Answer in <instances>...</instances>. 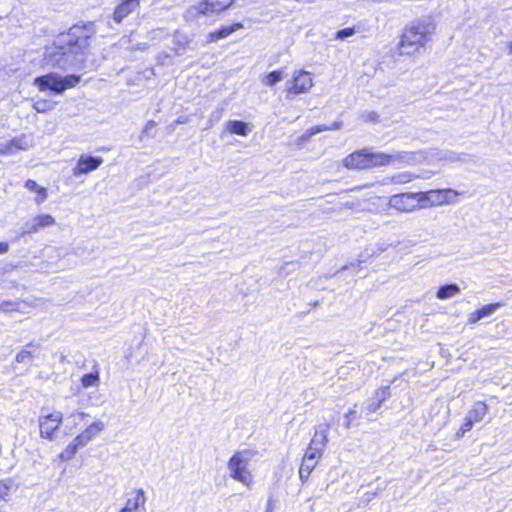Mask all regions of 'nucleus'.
I'll list each match as a JSON object with an SVG mask.
<instances>
[{
    "mask_svg": "<svg viewBox=\"0 0 512 512\" xmlns=\"http://www.w3.org/2000/svg\"><path fill=\"white\" fill-rule=\"evenodd\" d=\"M413 153L397 152L389 154L372 147H362L347 154L341 165L349 171H369L381 167H400L409 164Z\"/></svg>",
    "mask_w": 512,
    "mask_h": 512,
    "instance_id": "nucleus-1",
    "label": "nucleus"
},
{
    "mask_svg": "<svg viewBox=\"0 0 512 512\" xmlns=\"http://www.w3.org/2000/svg\"><path fill=\"white\" fill-rule=\"evenodd\" d=\"M435 32L431 21L416 20L405 25L400 33L397 53L400 56H414L425 49Z\"/></svg>",
    "mask_w": 512,
    "mask_h": 512,
    "instance_id": "nucleus-2",
    "label": "nucleus"
},
{
    "mask_svg": "<svg viewBox=\"0 0 512 512\" xmlns=\"http://www.w3.org/2000/svg\"><path fill=\"white\" fill-rule=\"evenodd\" d=\"M328 429L329 424H325L321 429H316L307 448L305 449L298 469L299 479L302 484L309 482L312 472L323 455V447L328 440Z\"/></svg>",
    "mask_w": 512,
    "mask_h": 512,
    "instance_id": "nucleus-3",
    "label": "nucleus"
},
{
    "mask_svg": "<svg viewBox=\"0 0 512 512\" xmlns=\"http://www.w3.org/2000/svg\"><path fill=\"white\" fill-rule=\"evenodd\" d=\"M81 81V77L75 74H69L64 77L57 73H47L38 76L34 80V84L39 91H51L55 94H61L67 89L74 88Z\"/></svg>",
    "mask_w": 512,
    "mask_h": 512,
    "instance_id": "nucleus-4",
    "label": "nucleus"
},
{
    "mask_svg": "<svg viewBox=\"0 0 512 512\" xmlns=\"http://www.w3.org/2000/svg\"><path fill=\"white\" fill-rule=\"evenodd\" d=\"M65 35L66 39L58 45L60 51L78 53L89 46L92 33L86 25H74Z\"/></svg>",
    "mask_w": 512,
    "mask_h": 512,
    "instance_id": "nucleus-5",
    "label": "nucleus"
},
{
    "mask_svg": "<svg viewBox=\"0 0 512 512\" xmlns=\"http://www.w3.org/2000/svg\"><path fill=\"white\" fill-rule=\"evenodd\" d=\"M227 466L230 472V477L241 483L247 488H250L254 483V476L249 469V459L244 456V452L236 451L229 458Z\"/></svg>",
    "mask_w": 512,
    "mask_h": 512,
    "instance_id": "nucleus-6",
    "label": "nucleus"
},
{
    "mask_svg": "<svg viewBox=\"0 0 512 512\" xmlns=\"http://www.w3.org/2000/svg\"><path fill=\"white\" fill-rule=\"evenodd\" d=\"M420 194L418 192H400L387 199V208L396 213H412L421 210Z\"/></svg>",
    "mask_w": 512,
    "mask_h": 512,
    "instance_id": "nucleus-7",
    "label": "nucleus"
},
{
    "mask_svg": "<svg viewBox=\"0 0 512 512\" xmlns=\"http://www.w3.org/2000/svg\"><path fill=\"white\" fill-rule=\"evenodd\" d=\"M422 209L447 205L454 202L459 193L451 188L419 191Z\"/></svg>",
    "mask_w": 512,
    "mask_h": 512,
    "instance_id": "nucleus-8",
    "label": "nucleus"
},
{
    "mask_svg": "<svg viewBox=\"0 0 512 512\" xmlns=\"http://www.w3.org/2000/svg\"><path fill=\"white\" fill-rule=\"evenodd\" d=\"M314 85L312 74L305 70H298L293 73L291 79L285 86L287 98L308 93Z\"/></svg>",
    "mask_w": 512,
    "mask_h": 512,
    "instance_id": "nucleus-9",
    "label": "nucleus"
},
{
    "mask_svg": "<svg viewBox=\"0 0 512 512\" xmlns=\"http://www.w3.org/2000/svg\"><path fill=\"white\" fill-rule=\"evenodd\" d=\"M62 423L63 414L60 411H50L40 415L38 418L40 437L54 440Z\"/></svg>",
    "mask_w": 512,
    "mask_h": 512,
    "instance_id": "nucleus-10",
    "label": "nucleus"
},
{
    "mask_svg": "<svg viewBox=\"0 0 512 512\" xmlns=\"http://www.w3.org/2000/svg\"><path fill=\"white\" fill-rule=\"evenodd\" d=\"M237 0H200L195 6L197 15H221L231 9Z\"/></svg>",
    "mask_w": 512,
    "mask_h": 512,
    "instance_id": "nucleus-11",
    "label": "nucleus"
},
{
    "mask_svg": "<svg viewBox=\"0 0 512 512\" xmlns=\"http://www.w3.org/2000/svg\"><path fill=\"white\" fill-rule=\"evenodd\" d=\"M243 22H233L229 25H221L219 28L210 31L206 36L208 43L217 42L218 40L225 39L233 33L244 29Z\"/></svg>",
    "mask_w": 512,
    "mask_h": 512,
    "instance_id": "nucleus-12",
    "label": "nucleus"
},
{
    "mask_svg": "<svg viewBox=\"0 0 512 512\" xmlns=\"http://www.w3.org/2000/svg\"><path fill=\"white\" fill-rule=\"evenodd\" d=\"M103 163L101 157H93L90 155H81L74 168V174H87L91 171L96 170Z\"/></svg>",
    "mask_w": 512,
    "mask_h": 512,
    "instance_id": "nucleus-13",
    "label": "nucleus"
},
{
    "mask_svg": "<svg viewBox=\"0 0 512 512\" xmlns=\"http://www.w3.org/2000/svg\"><path fill=\"white\" fill-rule=\"evenodd\" d=\"M140 6V0H121L113 11V20L121 23Z\"/></svg>",
    "mask_w": 512,
    "mask_h": 512,
    "instance_id": "nucleus-14",
    "label": "nucleus"
},
{
    "mask_svg": "<svg viewBox=\"0 0 512 512\" xmlns=\"http://www.w3.org/2000/svg\"><path fill=\"white\" fill-rule=\"evenodd\" d=\"M105 425L102 421L97 420L88 425L76 438L77 442L83 447L86 446L92 439H94L101 431H103Z\"/></svg>",
    "mask_w": 512,
    "mask_h": 512,
    "instance_id": "nucleus-15",
    "label": "nucleus"
},
{
    "mask_svg": "<svg viewBox=\"0 0 512 512\" xmlns=\"http://www.w3.org/2000/svg\"><path fill=\"white\" fill-rule=\"evenodd\" d=\"M105 425L102 421L97 420L88 425L76 438L77 442L83 447L86 446L92 439H94L101 431H103Z\"/></svg>",
    "mask_w": 512,
    "mask_h": 512,
    "instance_id": "nucleus-16",
    "label": "nucleus"
},
{
    "mask_svg": "<svg viewBox=\"0 0 512 512\" xmlns=\"http://www.w3.org/2000/svg\"><path fill=\"white\" fill-rule=\"evenodd\" d=\"M146 502V497L143 489L133 490L129 497L126 499L125 508L137 512L140 507H143Z\"/></svg>",
    "mask_w": 512,
    "mask_h": 512,
    "instance_id": "nucleus-17",
    "label": "nucleus"
},
{
    "mask_svg": "<svg viewBox=\"0 0 512 512\" xmlns=\"http://www.w3.org/2000/svg\"><path fill=\"white\" fill-rule=\"evenodd\" d=\"M489 411V406L485 401L479 400L473 403L466 416L474 423L481 422Z\"/></svg>",
    "mask_w": 512,
    "mask_h": 512,
    "instance_id": "nucleus-18",
    "label": "nucleus"
},
{
    "mask_svg": "<svg viewBox=\"0 0 512 512\" xmlns=\"http://www.w3.org/2000/svg\"><path fill=\"white\" fill-rule=\"evenodd\" d=\"M55 219L50 214H40L34 218L33 223L27 228L26 233L32 234L38 232L40 229L53 226Z\"/></svg>",
    "mask_w": 512,
    "mask_h": 512,
    "instance_id": "nucleus-19",
    "label": "nucleus"
},
{
    "mask_svg": "<svg viewBox=\"0 0 512 512\" xmlns=\"http://www.w3.org/2000/svg\"><path fill=\"white\" fill-rule=\"evenodd\" d=\"M390 387L389 386H381L374 391L375 402L371 403L367 409L370 413L376 412L382 404L390 397Z\"/></svg>",
    "mask_w": 512,
    "mask_h": 512,
    "instance_id": "nucleus-20",
    "label": "nucleus"
},
{
    "mask_svg": "<svg viewBox=\"0 0 512 512\" xmlns=\"http://www.w3.org/2000/svg\"><path fill=\"white\" fill-rule=\"evenodd\" d=\"M501 306L500 303H489L486 304L479 309H476L472 313L469 314L468 322L474 324L478 322L483 317L489 316L492 314L497 308Z\"/></svg>",
    "mask_w": 512,
    "mask_h": 512,
    "instance_id": "nucleus-21",
    "label": "nucleus"
},
{
    "mask_svg": "<svg viewBox=\"0 0 512 512\" xmlns=\"http://www.w3.org/2000/svg\"><path fill=\"white\" fill-rule=\"evenodd\" d=\"M25 139V135H21L19 138H13L8 141L6 144H0V154L6 155L15 152L16 150H23L27 148L26 144H23V140Z\"/></svg>",
    "mask_w": 512,
    "mask_h": 512,
    "instance_id": "nucleus-22",
    "label": "nucleus"
},
{
    "mask_svg": "<svg viewBox=\"0 0 512 512\" xmlns=\"http://www.w3.org/2000/svg\"><path fill=\"white\" fill-rule=\"evenodd\" d=\"M80 382L83 388L98 386L100 384V369L98 365L95 364L91 372L82 375Z\"/></svg>",
    "mask_w": 512,
    "mask_h": 512,
    "instance_id": "nucleus-23",
    "label": "nucleus"
},
{
    "mask_svg": "<svg viewBox=\"0 0 512 512\" xmlns=\"http://www.w3.org/2000/svg\"><path fill=\"white\" fill-rule=\"evenodd\" d=\"M24 186L30 192H33L36 194L35 201L37 203H42L46 200V198L48 196L47 189L38 185L36 181H34L32 179H27L24 183Z\"/></svg>",
    "mask_w": 512,
    "mask_h": 512,
    "instance_id": "nucleus-24",
    "label": "nucleus"
},
{
    "mask_svg": "<svg viewBox=\"0 0 512 512\" xmlns=\"http://www.w3.org/2000/svg\"><path fill=\"white\" fill-rule=\"evenodd\" d=\"M227 130L231 134L239 135V136H247L250 132L249 125L241 120H230L227 123Z\"/></svg>",
    "mask_w": 512,
    "mask_h": 512,
    "instance_id": "nucleus-25",
    "label": "nucleus"
},
{
    "mask_svg": "<svg viewBox=\"0 0 512 512\" xmlns=\"http://www.w3.org/2000/svg\"><path fill=\"white\" fill-rule=\"evenodd\" d=\"M83 446L80 445L79 442H77V438L75 437L71 443H69L66 448L59 453L58 458L61 461H68L74 458L79 448H82Z\"/></svg>",
    "mask_w": 512,
    "mask_h": 512,
    "instance_id": "nucleus-26",
    "label": "nucleus"
},
{
    "mask_svg": "<svg viewBox=\"0 0 512 512\" xmlns=\"http://www.w3.org/2000/svg\"><path fill=\"white\" fill-rule=\"evenodd\" d=\"M460 292V288L456 284H446L438 288L436 296L438 299H448Z\"/></svg>",
    "mask_w": 512,
    "mask_h": 512,
    "instance_id": "nucleus-27",
    "label": "nucleus"
},
{
    "mask_svg": "<svg viewBox=\"0 0 512 512\" xmlns=\"http://www.w3.org/2000/svg\"><path fill=\"white\" fill-rule=\"evenodd\" d=\"M419 178V175L405 171L394 174L390 180L396 185H405Z\"/></svg>",
    "mask_w": 512,
    "mask_h": 512,
    "instance_id": "nucleus-28",
    "label": "nucleus"
},
{
    "mask_svg": "<svg viewBox=\"0 0 512 512\" xmlns=\"http://www.w3.org/2000/svg\"><path fill=\"white\" fill-rule=\"evenodd\" d=\"M283 79V71L282 70H274L269 72L263 82L267 86H274L276 83L280 82Z\"/></svg>",
    "mask_w": 512,
    "mask_h": 512,
    "instance_id": "nucleus-29",
    "label": "nucleus"
},
{
    "mask_svg": "<svg viewBox=\"0 0 512 512\" xmlns=\"http://www.w3.org/2000/svg\"><path fill=\"white\" fill-rule=\"evenodd\" d=\"M475 423L466 416L462 422V424L459 426V428L455 432V438L460 439L462 438L466 432L470 431L473 428V425Z\"/></svg>",
    "mask_w": 512,
    "mask_h": 512,
    "instance_id": "nucleus-30",
    "label": "nucleus"
},
{
    "mask_svg": "<svg viewBox=\"0 0 512 512\" xmlns=\"http://www.w3.org/2000/svg\"><path fill=\"white\" fill-rule=\"evenodd\" d=\"M13 486L12 479L0 480V500L7 501Z\"/></svg>",
    "mask_w": 512,
    "mask_h": 512,
    "instance_id": "nucleus-31",
    "label": "nucleus"
},
{
    "mask_svg": "<svg viewBox=\"0 0 512 512\" xmlns=\"http://www.w3.org/2000/svg\"><path fill=\"white\" fill-rule=\"evenodd\" d=\"M54 104L47 99H40L33 104V108L38 113H45L53 109Z\"/></svg>",
    "mask_w": 512,
    "mask_h": 512,
    "instance_id": "nucleus-32",
    "label": "nucleus"
},
{
    "mask_svg": "<svg viewBox=\"0 0 512 512\" xmlns=\"http://www.w3.org/2000/svg\"><path fill=\"white\" fill-rule=\"evenodd\" d=\"M337 128H339V125L336 123L332 124L331 126L316 125V126H313V127H310L309 129H307L305 135H306V137H310L314 134L321 133V132H324L327 130L337 129Z\"/></svg>",
    "mask_w": 512,
    "mask_h": 512,
    "instance_id": "nucleus-33",
    "label": "nucleus"
},
{
    "mask_svg": "<svg viewBox=\"0 0 512 512\" xmlns=\"http://www.w3.org/2000/svg\"><path fill=\"white\" fill-rule=\"evenodd\" d=\"M356 33V29L354 27H347L341 30H338L335 34V39L343 40L347 37H350Z\"/></svg>",
    "mask_w": 512,
    "mask_h": 512,
    "instance_id": "nucleus-34",
    "label": "nucleus"
},
{
    "mask_svg": "<svg viewBox=\"0 0 512 512\" xmlns=\"http://www.w3.org/2000/svg\"><path fill=\"white\" fill-rule=\"evenodd\" d=\"M35 357V354L33 351H30L28 349H23L16 355V360L18 362H25L29 359H33Z\"/></svg>",
    "mask_w": 512,
    "mask_h": 512,
    "instance_id": "nucleus-35",
    "label": "nucleus"
},
{
    "mask_svg": "<svg viewBox=\"0 0 512 512\" xmlns=\"http://www.w3.org/2000/svg\"><path fill=\"white\" fill-rule=\"evenodd\" d=\"M356 411L354 409H349L345 415H344V418H345V427L346 428H350L351 426V421L356 417Z\"/></svg>",
    "mask_w": 512,
    "mask_h": 512,
    "instance_id": "nucleus-36",
    "label": "nucleus"
},
{
    "mask_svg": "<svg viewBox=\"0 0 512 512\" xmlns=\"http://www.w3.org/2000/svg\"><path fill=\"white\" fill-rule=\"evenodd\" d=\"M9 251V244L7 242H0V254H5Z\"/></svg>",
    "mask_w": 512,
    "mask_h": 512,
    "instance_id": "nucleus-37",
    "label": "nucleus"
},
{
    "mask_svg": "<svg viewBox=\"0 0 512 512\" xmlns=\"http://www.w3.org/2000/svg\"><path fill=\"white\" fill-rule=\"evenodd\" d=\"M78 415H79L80 417H82V418H84V417H86V416H87V414H86V413H84V412H79V413H78Z\"/></svg>",
    "mask_w": 512,
    "mask_h": 512,
    "instance_id": "nucleus-38",
    "label": "nucleus"
},
{
    "mask_svg": "<svg viewBox=\"0 0 512 512\" xmlns=\"http://www.w3.org/2000/svg\"><path fill=\"white\" fill-rule=\"evenodd\" d=\"M509 50H510V53H512V41L509 43Z\"/></svg>",
    "mask_w": 512,
    "mask_h": 512,
    "instance_id": "nucleus-39",
    "label": "nucleus"
}]
</instances>
